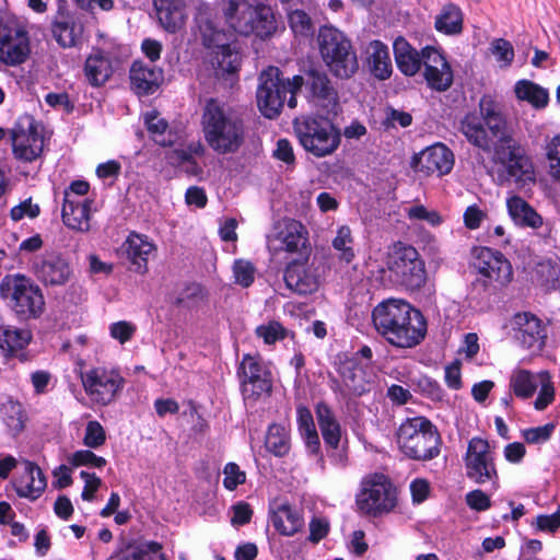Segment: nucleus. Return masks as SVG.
Returning <instances> with one entry per match:
<instances>
[{
	"mask_svg": "<svg viewBox=\"0 0 560 560\" xmlns=\"http://www.w3.org/2000/svg\"><path fill=\"white\" fill-rule=\"evenodd\" d=\"M372 323L376 332L390 346L411 349L427 336V320L422 313L409 303L388 299L372 311Z\"/></svg>",
	"mask_w": 560,
	"mask_h": 560,
	"instance_id": "1",
	"label": "nucleus"
},
{
	"mask_svg": "<svg viewBox=\"0 0 560 560\" xmlns=\"http://www.w3.org/2000/svg\"><path fill=\"white\" fill-rule=\"evenodd\" d=\"M201 124L208 145L219 154L235 153L245 142L243 114L217 100L206 103Z\"/></svg>",
	"mask_w": 560,
	"mask_h": 560,
	"instance_id": "2",
	"label": "nucleus"
},
{
	"mask_svg": "<svg viewBox=\"0 0 560 560\" xmlns=\"http://www.w3.org/2000/svg\"><path fill=\"white\" fill-rule=\"evenodd\" d=\"M222 15L235 33L268 38L277 30L275 14L264 0H223Z\"/></svg>",
	"mask_w": 560,
	"mask_h": 560,
	"instance_id": "3",
	"label": "nucleus"
},
{
	"mask_svg": "<svg viewBox=\"0 0 560 560\" xmlns=\"http://www.w3.org/2000/svg\"><path fill=\"white\" fill-rule=\"evenodd\" d=\"M292 125L301 147L315 158L331 155L340 145V129L328 117L302 115Z\"/></svg>",
	"mask_w": 560,
	"mask_h": 560,
	"instance_id": "4",
	"label": "nucleus"
},
{
	"mask_svg": "<svg viewBox=\"0 0 560 560\" xmlns=\"http://www.w3.org/2000/svg\"><path fill=\"white\" fill-rule=\"evenodd\" d=\"M397 444L408 458L427 462L439 456L442 441L436 427L429 419L415 417L399 425Z\"/></svg>",
	"mask_w": 560,
	"mask_h": 560,
	"instance_id": "5",
	"label": "nucleus"
},
{
	"mask_svg": "<svg viewBox=\"0 0 560 560\" xmlns=\"http://www.w3.org/2000/svg\"><path fill=\"white\" fill-rule=\"evenodd\" d=\"M317 43L320 57L334 77L347 80L358 72L357 52L342 32L332 26H322Z\"/></svg>",
	"mask_w": 560,
	"mask_h": 560,
	"instance_id": "6",
	"label": "nucleus"
},
{
	"mask_svg": "<svg viewBox=\"0 0 560 560\" xmlns=\"http://www.w3.org/2000/svg\"><path fill=\"white\" fill-rule=\"evenodd\" d=\"M257 88V106L260 113L269 119L277 118L288 96V91L300 90L304 84V78L294 75L292 79H284L277 67H268L259 78Z\"/></svg>",
	"mask_w": 560,
	"mask_h": 560,
	"instance_id": "7",
	"label": "nucleus"
},
{
	"mask_svg": "<svg viewBox=\"0 0 560 560\" xmlns=\"http://www.w3.org/2000/svg\"><path fill=\"white\" fill-rule=\"evenodd\" d=\"M459 129L470 144L487 153L516 140L505 113L483 122L476 114H467L460 120Z\"/></svg>",
	"mask_w": 560,
	"mask_h": 560,
	"instance_id": "8",
	"label": "nucleus"
},
{
	"mask_svg": "<svg viewBox=\"0 0 560 560\" xmlns=\"http://www.w3.org/2000/svg\"><path fill=\"white\" fill-rule=\"evenodd\" d=\"M492 160L504 168V178L517 188L535 183V170L525 148L517 141L494 148Z\"/></svg>",
	"mask_w": 560,
	"mask_h": 560,
	"instance_id": "9",
	"label": "nucleus"
},
{
	"mask_svg": "<svg viewBox=\"0 0 560 560\" xmlns=\"http://www.w3.org/2000/svg\"><path fill=\"white\" fill-rule=\"evenodd\" d=\"M357 504L362 512L373 516L388 513L397 504V490L384 475L375 476L363 482Z\"/></svg>",
	"mask_w": 560,
	"mask_h": 560,
	"instance_id": "10",
	"label": "nucleus"
},
{
	"mask_svg": "<svg viewBox=\"0 0 560 560\" xmlns=\"http://www.w3.org/2000/svg\"><path fill=\"white\" fill-rule=\"evenodd\" d=\"M81 381L86 395L103 406L114 401L125 384L118 372L104 368H93L82 373Z\"/></svg>",
	"mask_w": 560,
	"mask_h": 560,
	"instance_id": "11",
	"label": "nucleus"
},
{
	"mask_svg": "<svg viewBox=\"0 0 560 560\" xmlns=\"http://www.w3.org/2000/svg\"><path fill=\"white\" fill-rule=\"evenodd\" d=\"M244 399L256 400L272 388L271 373L259 355L244 354L238 366Z\"/></svg>",
	"mask_w": 560,
	"mask_h": 560,
	"instance_id": "12",
	"label": "nucleus"
},
{
	"mask_svg": "<svg viewBox=\"0 0 560 560\" xmlns=\"http://www.w3.org/2000/svg\"><path fill=\"white\" fill-rule=\"evenodd\" d=\"M488 441L481 438H472L467 446L465 456L466 476L476 483L495 481L498 472L489 450Z\"/></svg>",
	"mask_w": 560,
	"mask_h": 560,
	"instance_id": "13",
	"label": "nucleus"
},
{
	"mask_svg": "<svg viewBox=\"0 0 560 560\" xmlns=\"http://www.w3.org/2000/svg\"><path fill=\"white\" fill-rule=\"evenodd\" d=\"M513 339L524 349L541 351L547 340V327L530 312H518L510 320Z\"/></svg>",
	"mask_w": 560,
	"mask_h": 560,
	"instance_id": "14",
	"label": "nucleus"
},
{
	"mask_svg": "<svg viewBox=\"0 0 560 560\" xmlns=\"http://www.w3.org/2000/svg\"><path fill=\"white\" fill-rule=\"evenodd\" d=\"M470 266L488 279L510 280L513 273L511 262L502 253L483 246L471 248Z\"/></svg>",
	"mask_w": 560,
	"mask_h": 560,
	"instance_id": "15",
	"label": "nucleus"
},
{
	"mask_svg": "<svg viewBox=\"0 0 560 560\" xmlns=\"http://www.w3.org/2000/svg\"><path fill=\"white\" fill-rule=\"evenodd\" d=\"M305 85L316 106L327 114H338L339 94L326 72L315 68L310 69L306 72Z\"/></svg>",
	"mask_w": 560,
	"mask_h": 560,
	"instance_id": "16",
	"label": "nucleus"
},
{
	"mask_svg": "<svg viewBox=\"0 0 560 560\" xmlns=\"http://www.w3.org/2000/svg\"><path fill=\"white\" fill-rule=\"evenodd\" d=\"M411 166L416 172H422L425 175L443 176L452 171L454 154L445 144L439 142L416 154Z\"/></svg>",
	"mask_w": 560,
	"mask_h": 560,
	"instance_id": "17",
	"label": "nucleus"
},
{
	"mask_svg": "<svg viewBox=\"0 0 560 560\" xmlns=\"http://www.w3.org/2000/svg\"><path fill=\"white\" fill-rule=\"evenodd\" d=\"M12 148L14 156L24 162H33L43 152L44 138L38 131V125L27 119V126L18 125L12 130Z\"/></svg>",
	"mask_w": 560,
	"mask_h": 560,
	"instance_id": "18",
	"label": "nucleus"
},
{
	"mask_svg": "<svg viewBox=\"0 0 560 560\" xmlns=\"http://www.w3.org/2000/svg\"><path fill=\"white\" fill-rule=\"evenodd\" d=\"M11 301L13 312L22 320L36 319L44 312L42 291L31 282H15Z\"/></svg>",
	"mask_w": 560,
	"mask_h": 560,
	"instance_id": "19",
	"label": "nucleus"
},
{
	"mask_svg": "<svg viewBox=\"0 0 560 560\" xmlns=\"http://www.w3.org/2000/svg\"><path fill=\"white\" fill-rule=\"evenodd\" d=\"M388 268L396 277L420 280L424 277V262L420 259L417 249L410 245L398 242L394 245L388 259Z\"/></svg>",
	"mask_w": 560,
	"mask_h": 560,
	"instance_id": "20",
	"label": "nucleus"
},
{
	"mask_svg": "<svg viewBox=\"0 0 560 560\" xmlns=\"http://www.w3.org/2000/svg\"><path fill=\"white\" fill-rule=\"evenodd\" d=\"M30 55V40L27 33L9 25L0 36V62L15 67L23 63Z\"/></svg>",
	"mask_w": 560,
	"mask_h": 560,
	"instance_id": "21",
	"label": "nucleus"
},
{
	"mask_svg": "<svg viewBox=\"0 0 560 560\" xmlns=\"http://www.w3.org/2000/svg\"><path fill=\"white\" fill-rule=\"evenodd\" d=\"M424 78L430 88L446 91L453 83V72L444 56L435 48L422 49Z\"/></svg>",
	"mask_w": 560,
	"mask_h": 560,
	"instance_id": "22",
	"label": "nucleus"
},
{
	"mask_svg": "<svg viewBox=\"0 0 560 560\" xmlns=\"http://www.w3.org/2000/svg\"><path fill=\"white\" fill-rule=\"evenodd\" d=\"M337 373L343 386V396H362L370 390L369 374L357 357L340 359Z\"/></svg>",
	"mask_w": 560,
	"mask_h": 560,
	"instance_id": "23",
	"label": "nucleus"
},
{
	"mask_svg": "<svg viewBox=\"0 0 560 560\" xmlns=\"http://www.w3.org/2000/svg\"><path fill=\"white\" fill-rule=\"evenodd\" d=\"M129 79L131 90L138 96H147L159 90L164 80V72L160 67L136 60L131 65Z\"/></svg>",
	"mask_w": 560,
	"mask_h": 560,
	"instance_id": "24",
	"label": "nucleus"
},
{
	"mask_svg": "<svg viewBox=\"0 0 560 560\" xmlns=\"http://www.w3.org/2000/svg\"><path fill=\"white\" fill-rule=\"evenodd\" d=\"M91 199L72 198L69 192L63 194L61 218L63 224L74 231L86 232L90 230Z\"/></svg>",
	"mask_w": 560,
	"mask_h": 560,
	"instance_id": "25",
	"label": "nucleus"
},
{
	"mask_svg": "<svg viewBox=\"0 0 560 560\" xmlns=\"http://www.w3.org/2000/svg\"><path fill=\"white\" fill-rule=\"evenodd\" d=\"M129 269L142 276L148 271V262L155 258L156 247L144 235L131 234L126 242Z\"/></svg>",
	"mask_w": 560,
	"mask_h": 560,
	"instance_id": "26",
	"label": "nucleus"
},
{
	"mask_svg": "<svg viewBox=\"0 0 560 560\" xmlns=\"http://www.w3.org/2000/svg\"><path fill=\"white\" fill-rule=\"evenodd\" d=\"M51 34L60 47H77L82 39L83 25L73 15L59 12L51 23Z\"/></svg>",
	"mask_w": 560,
	"mask_h": 560,
	"instance_id": "27",
	"label": "nucleus"
},
{
	"mask_svg": "<svg viewBox=\"0 0 560 560\" xmlns=\"http://www.w3.org/2000/svg\"><path fill=\"white\" fill-rule=\"evenodd\" d=\"M46 486V478L42 469L31 462H25L24 472L14 481L18 495L32 501L40 497Z\"/></svg>",
	"mask_w": 560,
	"mask_h": 560,
	"instance_id": "28",
	"label": "nucleus"
},
{
	"mask_svg": "<svg viewBox=\"0 0 560 560\" xmlns=\"http://www.w3.org/2000/svg\"><path fill=\"white\" fill-rule=\"evenodd\" d=\"M33 334L27 328H18L5 324L0 315V349L5 358L18 355L32 341Z\"/></svg>",
	"mask_w": 560,
	"mask_h": 560,
	"instance_id": "29",
	"label": "nucleus"
},
{
	"mask_svg": "<svg viewBox=\"0 0 560 560\" xmlns=\"http://www.w3.org/2000/svg\"><path fill=\"white\" fill-rule=\"evenodd\" d=\"M195 10V22L200 32L203 45L208 48H212L223 43L225 35L217 28L212 20L210 5L200 2L196 5Z\"/></svg>",
	"mask_w": 560,
	"mask_h": 560,
	"instance_id": "30",
	"label": "nucleus"
},
{
	"mask_svg": "<svg viewBox=\"0 0 560 560\" xmlns=\"http://www.w3.org/2000/svg\"><path fill=\"white\" fill-rule=\"evenodd\" d=\"M397 68L408 77L415 75L423 65L422 52L419 54L402 37H398L393 45Z\"/></svg>",
	"mask_w": 560,
	"mask_h": 560,
	"instance_id": "31",
	"label": "nucleus"
},
{
	"mask_svg": "<svg viewBox=\"0 0 560 560\" xmlns=\"http://www.w3.org/2000/svg\"><path fill=\"white\" fill-rule=\"evenodd\" d=\"M37 276L44 280H68L72 276L69 261L61 255H44L35 265Z\"/></svg>",
	"mask_w": 560,
	"mask_h": 560,
	"instance_id": "32",
	"label": "nucleus"
},
{
	"mask_svg": "<svg viewBox=\"0 0 560 560\" xmlns=\"http://www.w3.org/2000/svg\"><path fill=\"white\" fill-rule=\"evenodd\" d=\"M210 62L215 74L235 73L241 66V57L235 46L225 42L211 48Z\"/></svg>",
	"mask_w": 560,
	"mask_h": 560,
	"instance_id": "33",
	"label": "nucleus"
},
{
	"mask_svg": "<svg viewBox=\"0 0 560 560\" xmlns=\"http://www.w3.org/2000/svg\"><path fill=\"white\" fill-rule=\"evenodd\" d=\"M84 73L92 86L105 84L113 74L109 56L102 50L91 54L85 60Z\"/></svg>",
	"mask_w": 560,
	"mask_h": 560,
	"instance_id": "34",
	"label": "nucleus"
},
{
	"mask_svg": "<svg viewBox=\"0 0 560 560\" xmlns=\"http://www.w3.org/2000/svg\"><path fill=\"white\" fill-rule=\"evenodd\" d=\"M316 418L325 444L334 450L339 446L341 428L331 408L324 401L316 405Z\"/></svg>",
	"mask_w": 560,
	"mask_h": 560,
	"instance_id": "35",
	"label": "nucleus"
},
{
	"mask_svg": "<svg viewBox=\"0 0 560 560\" xmlns=\"http://www.w3.org/2000/svg\"><path fill=\"white\" fill-rule=\"evenodd\" d=\"M509 214L515 224L538 229L542 225V218L535 209L523 198L513 196L506 201Z\"/></svg>",
	"mask_w": 560,
	"mask_h": 560,
	"instance_id": "36",
	"label": "nucleus"
},
{
	"mask_svg": "<svg viewBox=\"0 0 560 560\" xmlns=\"http://www.w3.org/2000/svg\"><path fill=\"white\" fill-rule=\"evenodd\" d=\"M273 527L284 536L298 533L304 524L300 512L289 504H281L271 515Z\"/></svg>",
	"mask_w": 560,
	"mask_h": 560,
	"instance_id": "37",
	"label": "nucleus"
},
{
	"mask_svg": "<svg viewBox=\"0 0 560 560\" xmlns=\"http://www.w3.org/2000/svg\"><path fill=\"white\" fill-rule=\"evenodd\" d=\"M369 67L375 78L386 80L392 74V62L386 45L380 40L370 44Z\"/></svg>",
	"mask_w": 560,
	"mask_h": 560,
	"instance_id": "38",
	"label": "nucleus"
},
{
	"mask_svg": "<svg viewBox=\"0 0 560 560\" xmlns=\"http://www.w3.org/2000/svg\"><path fill=\"white\" fill-rule=\"evenodd\" d=\"M434 26L438 32L446 35H457L463 31V13L454 3L445 4L435 18Z\"/></svg>",
	"mask_w": 560,
	"mask_h": 560,
	"instance_id": "39",
	"label": "nucleus"
},
{
	"mask_svg": "<svg viewBox=\"0 0 560 560\" xmlns=\"http://www.w3.org/2000/svg\"><path fill=\"white\" fill-rule=\"evenodd\" d=\"M153 4L163 27L175 33L183 24V13L176 0H153Z\"/></svg>",
	"mask_w": 560,
	"mask_h": 560,
	"instance_id": "40",
	"label": "nucleus"
},
{
	"mask_svg": "<svg viewBox=\"0 0 560 560\" xmlns=\"http://www.w3.org/2000/svg\"><path fill=\"white\" fill-rule=\"evenodd\" d=\"M265 447L277 457L285 456L291 448L289 431L281 424H270L265 438Z\"/></svg>",
	"mask_w": 560,
	"mask_h": 560,
	"instance_id": "41",
	"label": "nucleus"
},
{
	"mask_svg": "<svg viewBox=\"0 0 560 560\" xmlns=\"http://www.w3.org/2000/svg\"><path fill=\"white\" fill-rule=\"evenodd\" d=\"M206 293L200 282H177L173 302L184 307H194L203 301Z\"/></svg>",
	"mask_w": 560,
	"mask_h": 560,
	"instance_id": "42",
	"label": "nucleus"
},
{
	"mask_svg": "<svg viewBox=\"0 0 560 560\" xmlns=\"http://www.w3.org/2000/svg\"><path fill=\"white\" fill-rule=\"evenodd\" d=\"M510 387L517 397L529 398L538 387V374L528 370H515L510 377Z\"/></svg>",
	"mask_w": 560,
	"mask_h": 560,
	"instance_id": "43",
	"label": "nucleus"
},
{
	"mask_svg": "<svg viewBox=\"0 0 560 560\" xmlns=\"http://www.w3.org/2000/svg\"><path fill=\"white\" fill-rule=\"evenodd\" d=\"M283 244L287 252L298 253V256H301L304 250L308 254L311 253L307 245L306 232L303 225L296 221H292L287 225Z\"/></svg>",
	"mask_w": 560,
	"mask_h": 560,
	"instance_id": "44",
	"label": "nucleus"
},
{
	"mask_svg": "<svg viewBox=\"0 0 560 560\" xmlns=\"http://www.w3.org/2000/svg\"><path fill=\"white\" fill-rule=\"evenodd\" d=\"M516 97L521 101H527L533 106L540 108L548 103V93L539 85L528 80H521L515 84Z\"/></svg>",
	"mask_w": 560,
	"mask_h": 560,
	"instance_id": "45",
	"label": "nucleus"
},
{
	"mask_svg": "<svg viewBox=\"0 0 560 560\" xmlns=\"http://www.w3.org/2000/svg\"><path fill=\"white\" fill-rule=\"evenodd\" d=\"M160 550L162 545L156 541L130 545L117 555L116 560H155V555Z\"/></svg>",
	"mask_w": 560,
	"mask_h": 560,
	"instance_id": "46",
	"label": "nucleus"
},
{
	"mask_svg": "<svg viewBox=\"0 0 560 560\" xmlns=\"http://www.w3.org/2000/svg\"><path fill=\"white\" fill-rule=\"evenodd\" d=\"M2 418L12 434L16 435L23 431L25 416L21 404L16 401L4 404L2 407Z\"/></svg>",
	"mask_w": 560,
	"mask_h": 560,
	"instance_id": "47",
	"label": "nucleus"
},
{
	"mask_svg": "<svg viewBox=\"0 0 560 560\" xmlns=\"http://www.w3.org/2000/svg\"><path fill=\"white\" fill-rule=\"evenodd\" d=\"M353 238L351 230L347 225H342L338 229L337 235L332 241V246L336 250L340 252V258L346 262H350L354 257L352 249Z\"/></svg>",
	"mask_w": 560,
	"mask_h": 560,
	"instance_id": "48",
	"label": "nucleus"
},
{
	"mask_svg": "<svg viewBox=\"0 0 560 560\" xmlns=\"http://www.w3.org/2000/svg\"><path fill=\"white\" fill-rule=\"evenodd\" d=\"M538 385H540V390L534 405L537 410H544L555 399V387L547 371L538 373Z\"/></svg>",
	"mask_w": 560,
	"mask_h": 560,
	"instance_id": "49",
	"label": "nucleus"
},
{
	"mask_svg": "<svg viewBox=\"0 0 560 560\" xmlns=\"http://www.w3.org/2000/svg\"><path fill=\"white\" fill-rule=\"evenodd\" d=\"M255 332L257 337L262 338L266 345H273L279 340H283L288 335V330L277 320L259 325Z\"/></svg>",
	"mask_w": 560,
	"mask_h": 560,
	"instance_id": "50",
	"label": "nucleus"
},
{
	"mask_svg": "<svg viewBox=\"0 0 560 560\" xmlns=\"http://www.w3.org/2000/svg\"><path fill=\"white\" fill-rule=\"evenodd\" d=\"M479 119L481 122L495 118L504 113L503 104L493 95L485 94L481 96L479 104Z\"/></svg>",
	"mask_w": 560,
	"mask_h": 560,
	"instance_id": "51",
	"label": "nucleus"
},
{
	"mask_svg": "<svg viewBox=\"0 0 560 560\" xmlns=\"http://www.w3.org/2000/svg\"><path fill=\"white\" fill-rule=\"evenodd\" d=\"M144 124L147 126L148 131L154 137V140L161 145H166L171 143V140L165 141L159 140L158 137H161L165 133L168 124L167 121L160 117V114L156 110L148 112L144 115Z\"/></svg>",
	"mask_w": 560,
	"mask_h": 560,
	"instance_id": "52",
	"label": "nucleus"
},
{
	"mask_svg": "<svg viewBox=\"0 0 560 560\" xmlns=\"http://www.w3.org/2000/svg\"><path fill=\"white\" fill-rule=\"evenodd\" d=\"M289 24L295 35L308 36L313 33L311 18L303 10H294L289 13Z\"/></svg>",
	"mask_w": 560,
	"mask_h": 560,
	"instance_id": "53",
	"label": "nucleus"
},
{
	"mask_svg": "<svg viewBox=\"0 0 560 560\" xmlns=\"http://www.w3.org/2000/svg\"><path fill=\"white\" fill-rule=\"evenodd\" d=\"M545 156L548 163V174L560 175V133L547 140Z\"/></svg>",
	"mask_w": 560,
	"mask_h": 560,
	"instance_id": "54",
	"label": "nucleus"
},
{
	"mask_svg": "<svg viewBox=\"0 0 560 560\" xmlns=\"http://www.w3.org/2000/svg\"><path fill=\"white\" fill-rule=\"evenodd\" d=\"M105 441L106 432L102 424L96 420L89 421L83 439L84 445L90 448H98L105 443Z\"/></svg>",
	"mask_w": 560,
	"mask_h": 560,
	"instance_id": "55",
	"label": "nucleus"
},
{
	"mask_svg": "<svg viewBox=\"0 0 560 560\" xmlns=\"http://www.w3.org/2000/svg\"><path fill=\"white\" fill-rule=\"evenodd\" d=\"M70 464L74 467L91 466L102 468L106 465V459L102 456H97L90 450H80L72 454Z\"/></svg>",
	"mask_w": 560,
	"mask_h": 560,
	"instance_id": "56",
	"label": "nucleus"
},
{
	"mask_svg": "<svg viewBox=\"0 0 560 560\" xmlns=\"http://www.w3.org/2000/svg\"><path fill=\"white\" fill-rule=\"evenodd\" d=\"M224 479L223 486L228 490H235L240 485H243L246 480L245 472L240 469V466L235 463H228L223 469Z\"/></svg>",
	"mask_w": 560,
	"mask_h": 560,
	"instance_id": "57",
	"label": "nucleus"
},
{
	"mask_svg": "<svg viewBox=\"0 0 560 560\" xmlns=\"http://www.w3.org/2000/svg\"><path fill=\"white\" fill-rule=\"evenodd\" d=\"M553 430V423H546L545 425L524 430L523 438L527 443L539 444L547 442L550 439Z\"/></svg>",
	"mask_w": 560,
	"mask_h": 560,
	"instance_id": "58",
	"label": "nucleus"
},
{
	"mask_svg": "<svg viewBox=\"0 0 560 560\" xmlns=\"http://www.w3.org/2000/svg\"><path fill=\"white\" fill-rule=\"evenodd\" d=\"M408 217L411 220L427 221L432 226H438L442 223V217L438 211L428 210L422 205H417L408 209Z\"/></svg>",
	"mask_w": 560,
	"mask_h": 560,
	"instance_id": "59",
	"label": "nucleus"
},
{
	"mask_svg": "<svg viewBox=\"0 0 560 560\" xmlns=\"http://www.w3.org/2000/svg\"><path fill=\"white\" fill-rule=\"evenodd\" d=\"M308 253L304 250L301 256H298V258L289 261L284 270L283 280H291L294 278L298 280H303L305 276V266L308 261Z\"/></svg>",
	"mask_w": 560,
	"mask_h": 560,
	"instance_id": "60",
	"label": "nucleus"
},
{
	"mask_svg": "<svg viewBox=\"0 0 560 560\" xmlns=\"http://www.w3.org/2000/svg\"><path fill=\"white\" fill-rule=\"evenodd\" d=\"M418 387L423 395L433 401H442L444 399L445 392L435 380L423 376L419 380Z\"/></svg>",
	"mask_w": 560,
	"mask_h": 560,
	"instance_id": "61",
	"label": "nucleus"
},
{
	"mask_svg": "<svg viewBox=\"0 0 560 560\" xmlns=\"http://www.w3.org/2000/svg\"><path fill=\"white\" fill-rule=\"evenodd\" d=\"M40 212L39 206L32 203L31 199L24 200L18 206L13 207L10 211V217L13 221L18 222L24 217L34 219L38 217Z\"/></svg>",
	"mask_w": 560,
	"mask_h": 560,
	"instance_id": "62",
	"label": "nucleus"
},
{
	"mask_svg": "<svg viewBox=\"0 0 560 560\" xmlns=\"http://www.w3.org/2000/svg\"><path fill=\"white\" fill-rule=\"evenodd\" d=\"M491 51L499 61L510 65L514 58V50L510 42L499 38L491 44Z\"/></svg>",
	"mask_w": 560,
	"mask_h": 560,
	"instance_id": "63",
	"label": "nucleus"
},
{
	"mask_svg": "<svg viewBox=\"0 0 560 560\" xmlns=\"http://www.w3.org/2000/svg\"><path fill=\"white\" fill-rule=\"evenodd\" d=\"M467 505L475 511L482 512L491 506L490 498L479 489L472 490L466 494Z\"/></svg>",
	"mask_w": 560,
	"mask_h": 560,
	"instance_id": "64",
	"label": "nucleus"
}]
</instances>
